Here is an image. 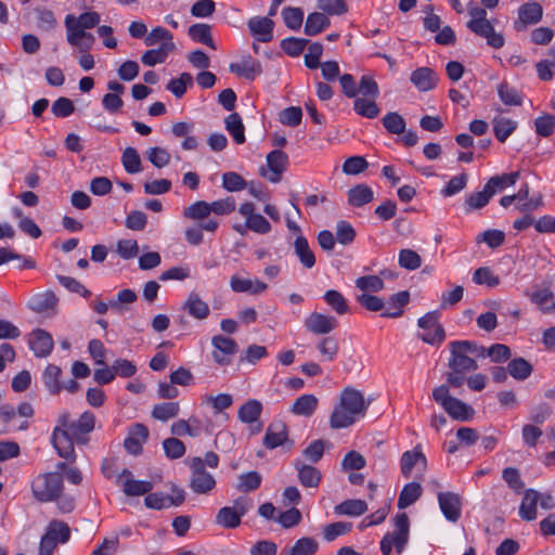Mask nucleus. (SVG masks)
I'll list each match as a JSON object with an SVG mask.
<instances>
[{
  "instance_id": "nucleus-21",
  "label": "nucleus",
  "mask_w": 555,
  "mask_h": 555,
  "mask_svg": "<svg viewBox=\"0 0 555 555\" xmlns=\"http://www.w3.org/2000/svg\"><path fill=\"white\" fill-rule=\"evenodd\" d=\"M229 68L231 73L249 80H254L262 73L260 62L250 55L243 56L237 63H231Z\"/></svg>"
},
{
  "instance_id": "nucleus-45",
  "label": "nucleus",
  "mask_w": 555,
  "mask_h": 555,
  "mask_svg": "<svg viewBox=\"0 0 555 555\" xmlns=\"http://www.w3.org/2000/svg\"><path fill=\"white\" fill-rule=\"evenodd\" d=\"M225 129L232 135L236 144L245 142V128L240 114L232 113L224 119Z\"/></svg>"
},
{
  "instance_id": "nucleus-22",
  "label": "nucleus",
  "mask_w": 555,
  "mask_h": 555,
  "mask_svg": "<svg viewBox=\"0 0 555 555\" xmlns=\"http://www.w3.org/2000/svg\"><path fill=\"white\" fill-rule=\"evenodd\" d=\"M294 466L297 470L298 480L301 486L306 488H318L322 474L321 472L312 465L306 464L301 460H296Z\"/></svg>"
},
{
  "instance_id": "nucleus-29",
  "label": "nucleus",
  "mask_w": 555,
  "mask_h": 555,
  "mask_svg": "<svg viewBox=\"0 0 555 555\" xmlns=\"http://www.w3.org/2000/svg\"><path fill=\"white\" fill-rule=\"evenodd\" d=\"M525 294L543 313L555 311V295L551 289L543 288L532 293L526 292Z\"/></svg>"
},
{
  "instance_id": "nucleus-50",
  "label": "nucleus",
  "mask_w": 555,
  "mask_h": 555,
  "mask_svg": "<svg viewBox=\"0 0 555 555\" xmlns=\"http://www.w3.org/2000/svg\"><path fill=\"white\" fill-rule=\"evenodd\" d=\"M262 481V477L258 472L251 470L248 473L241 474L238 476V482L236 490L240 492H251L257 490Z\"/></svg>"
},
{
  "instance_id": "nucleus-49",
  "label": "nucleus",
  "mask_w": 555,
  "mask_h": 555,
  "mask_svg": "<svg viewBox=\"0 0 555 555\" xmlns=\"http://www.w3.org/2000/svg\"><path fill=\"white\" fill-rule=\"evenodd\" d=\"M193 86V76L190 73H182L178 78H172L167 83V90L170 91L176 98H182L188 87Z\"/></svg>"
},
{
  "instance_id": "nucleus-59",
  "label": "nucleus",
  "mask_w": 555,
  "mask_h": 555,
  "mask_svg": "<svg viewBox=\"0 0 555 555\" xmlns=\"http://www.w3.org/2000/svg\"><path fill=\"white\" fill-rule=\"evenodd\" d=\"M366 461L358 451H349L341 461V469L344 472L360 470L365 467Z\"/></svg>"
},
{
  "instance_id": "nucleus-24",
  "label": "nucleus",
  "mask_w": 555,
  "mask_h": 555,
  "mask_svg": "<svg viewBox=\"0 0 555 555\" xmlns=\"http://www.w3.org/2000/svg\"><path fill=\"white\" fill-rule=\"evenodd\" d=\"M274 22L270 17H253L248 21L250 33L260 42H270L273 38Z\"/></svg>"
},
{
  "instance_id": "nucleus-48",
  "label": "nucleus",
  "mask_w": 555,
  "mask_h": 555,
  "mask_svg": "<svg viewBox=\"0 0 555 555\" xmlns=\"http://www.w3.org/2000/svg\"><path fill=\"white\" fill-rule=\"evenodd\" d=\"M516 128L517 122L509 118L495 117L493 119L494 135L500 142H505Z\"/></svg>"
},
{
  "instance_id": "nucleus-28",
  "label": "nucleus",
  "mask_w": 555,
  "mask_h": 555,
  "mask_svg": "<svg viewBox=\"0 0 555 555\" xmlns=\"http://www.w3.org/2000/svg\"><path fill=\"white\" fill-rule=\"evenodd\" d=\"M95 416L92 412L86 411L72 425V435L78 443L86 442V436L94 429Z\"/></svg>"
},
{
  "instance_id": "nucleus-46",
  "label": "nucleus",
  "mask_w": 555,
  "mask_h": 555,
  "mask_svg": "<svg viewBox=\"0 0 555 555\" xmlns=\"http://www.w3.org/2000/svg\"><path fill=\"white\" fill-rule=\"evenodd\" d=\"M326 305L337 314L343 315L349 312V306L344 295L335 289H330L323 295Z\"/></svg>"
},
{
  "instance_id": "nucleus-58",
  "label": "nucleus",
  "mask_w": 555,
  "mask_h": 555,
  "mask_svg": "<svg viewBox=\"0 0 555 555\" xmlns=\"http://www.w3.org/2000/svg\"><path fill=\"white\" fill-rule=\"evenodd\" d=\"M534 129L537 134L543 138H548L555 130V116L551 114H543L534 120Z\"/></svg>"
},
{
  "instance_id": "nucleus-43",
  "label": "nucleus",
  "mask_w": 555,
  "mask_h": 555,
  "mask_svg": "<svg viewBox=\"0 0 555 555\" xmlns=\"http://www.w3.org/2000/svg\"><path fill=\"white\" fill-rule=\"evenodd\" d=\"M518 178V171L494 176L488 180L486 188L493 196L496 192L504 190L506 186L514 185Z\"/></svg>"
},
{
  "instance_id": "nucleus-7",
  "label": "nucleus",
  "mask_w": 555,
  "mask_h": 555,
  "mask_svg": "<svg viewBox=\"0 0 555 555\" xmlns=\"http://www.w3.org/2000/svg\"><path fill=\"white\" fill-rule=\"evenodd\" d=\"M238 212L245 218V224H234L233 229L241 235H244L247 230L262 235L271 232L270 222L262 215L256 212V207L251 202L243 203L238 207Z\"/></svg>"
},
{
  "instance_id": "nucleus-25",
  "label": "nucleus",
  "mask_w": 555,
  "mask_h": 555,
  "mask_svg": "<svg viewBox=\"0 0 555 555\" xmlns=\"http://www.w3.org/2000/svg\"><path fill=\"white\" fill-rule=\"evenodd\" d=\"M288 438L287 426L285 423L278 421L271 423L263 437V444L268 449H275L286 442Z\"/></svg>"
},
{
  "instance_id": "nucleus-39",
  "label": "nucleus",
  "mask_w": 555,
  "mask_h": 555,
  "mask_svg": "<svg viewBox=\"0 0 555 555\" xmlns=\"http://www.w3.org/2000/svg\"><path fill=\"white\" fill-rule=\"evenodd\" d=\"M373 199V190L366 184H358L348 191V203L353 207H361Z\"/></svg>"
},
{
  "instance_id": "nucleus-2",
  "label": "nucleus",
  "mask_w": 555,
  "mask_h": 555,
  "mask_svg": "<svg viewBox=\"0 0 555 555\" xmlns=\"http://www.w3.org/2000/svg\"><path fill=\"white\" fill-rule=\"evenodd\" d=\"M100 21L101 15L95 11L85 12L79 16L67 14L64 20L67 42L72 47L85 46V50H89L94 42V37L86 30L96 27Z\"/></svg>"
},
{
  "instance_id": "nucleus-53",
  "label": "nucleus",
  "mask_w": 555,
  "mask_h": 555,
  "mask_svg": "<svg viewBox=\"0 0 555 555\" xmlns=\"http://www.w3.org/2000/svg\"><path fill=\"white\" fill-rule=\"evenodd\" d=\"M508 373L518 380H524L532 373V365L524 358H516L507 365Z\"/></svg>"
},
{
  "instance_id": "nucleus-8",
  "label": "nucleus",
  "mask_w": 555,
  "mask_h": 555,
  "mask_svg": "<svg viewBox=\"0 0 555 555\" xmlns=\"http://www.w3.org/2000/svg\"><path fill=\"white\" fill-rule=\"evenodd\" d=\"M191 478L190 488L196 494H207L216 487L215 477L205 468V463L199 456L190 461Z\"/></svg>"
},
{
  "instance_id": "nucleus-26",
  "label": "nucleus",
  "mask_w": 555,
  "mask_h": 555,
  "mask_svg": "<svg viewBox=\"0 0 555 555\" xmlns=\"http://www.w3.org/2000/svg\"><path fill=\"white\" fill-rule=\"evenodd\" d=\"M410 301V293L408 291L399 292L389 297L387 305L384 308L382 317L397 319L403 314L404 307Z\"/></svg>"
},
{
  "instance_id": "nucleus-33",
  "label": "nucleus",
  "mask_w": 555,
  "mask_h": 555,
  "mask_svg": "<svg viewBox=\"0 0 555 555\" xmlns=\"http://www.w3.org/2000/svg\"><path fill=\"white\" fill-rule=\"evenodd\" d=\"M294 251H295V255L298 257L300 263L306 269H311L314 267V264H315L314 253L310 248L307 238L302 234L297 235V237L294 242Z\"/></svg>"
},
{
  "instance_id": "nucleus-63",
  "label": "nucleus",
  "mask_w": 555,
  "mask_h": 555,
  "mask_svg": "<svg viewBox=\"0 0 555 555\" xmlns=\"http://www.w3.org/2000/svg\"><path fill=\"white\" fill-rule=\"evenodd\" d=\"M165 454L170 460H177L184 455L185 446L176 437L167 438L163 441Z\"/></svg>"
},
{
  "instance_id": "nucleus-51",
  "label": "nucleus",
  "mask_w": 555,
  "mask_h": 555,
  "mask_svg": "<svg viewBox=\"0 0 555 555\" xmlns=\"http://www.w3.org/2000/svg\"><path fill=\"white\" fill-rule=\"evenodd\" d=\"M121 163L128 173L133 175L142 171L141 158L134 147L129 146L125 149L121 156Z\"/></svg>"
},
{
  "instance_id": "nucleus-27",
  "label": "nucleus",
  "mask_w": 555,
  "mask_h": 555,
  "mask_svg": "<svg viewBox=\"0 0 555 555\" xmlns=\"http://www.w3.org/2000/svg\"><path fill=\"white\" fill-rule=\"evenodd\" d=\"M62 373V369L52 363L48 364L42 372L43 385L52 396H56L63 390Z\"/></svg>"
},
{
  "instance_id": "nucleus-34",
  "label": "nucleus",
  "mask_w": 555,
  "mask_h": 555,
  "mask_svg": "<svg viewBox=\"0 0 555 555\" xmlns=\"http://www.w3.org/2000/svg\"><path fill=\"white\" fill-rule=\"evenodd\" d=\"M421 464L423 469L426 468L427 461L426 456L417 448L412 451H405L400 460L401 473L404 477H409L414 466Z\"/></svg>"
},
{
  "instance_id": "nucleus-38",
  "label": "nucleus",
  "mask_w": 555,
  "mask_h": 555,
  "mask_svg": "<svg viewBox=\"0 0 555 555\" xmlns=\"http://www.w3.org/2000/svg\"><path fill=\"white\" fill-rule=\"evenodd\" d=\"M353 99V111L358 115L369 119H373L378 116L380 109L376 104L375 98L356 96Z\"/></svg>"
},
{
  "instance_id": "nucleus-42",
  "label": "nucleus",
  "mask_w": 555,
  "mask_h": 555,
  "mask_svg": "<svg viewBox=\"0 0 555 555\" xmlns=\"http://www.w3.org/2000/svg\"><path fill=\"white\" fill-rule=\"evenodd\" d=\"M261 412V402L256 399H249L238 409V418L243 423L250 424L259 420Z\"/></svg>"
},
{
  "instance_id": "nucleus-16",
  "label": "nucleus",
  "mask_w": 555,
  "mask_h": 555,
  "mask_svg": "<svg viewBox=\"0 0 555 555\" xmlns=\"http://www.w3.org/2000/svg\"><path fill=\"white\" fill-rule=\"evenodd\" d=\"M28 345L37 358H47L53 350L54 341L47 331L36 328L29 334Z\"/></svg>"
},
{
  "instance_id": "nucleus-17",
  "label": "nucleus",
  "mask_w": 555,
  "mask_h": 555,
  "mask_svg": "<svg viewBox=\"0 0 555 555\" xmlns=\"http://www.w3.org/2000/svg\"><path fill=\"white\" fill-rule=\"evenodd\" d=\"M439 507L443 516L451 522H456L462 514L461 496L454 492H440L438 494Z\"/></svg>"
},
{
  "instance_id": "nucleus-23",
  "label": "nucleus",
  "mask_w": 555,
  "mask_h": 555,
  "mask_svg": "<svg viewBox=\"0 0 555 555\" xmlns=\"http://www.w3.org/2000/svg\"><path fill=\"white\" fill-rule=\"evenodd\" d=\"M411 82L421 92L433 90L438 83V76L429 67H418L410 76Z\"/></svg>"
},
{
  "instance_id": "nucleus-3",
  "label": "nucleus",
  "mask_w": 555,
  "mask_h": 555,
  "mask_svg": "<svg viewBox=\"0 0 555 555\" xmlns=\"http://www.w3.org/2000/svg\"><path fill=\"white\" fill-rule=\"evenodd\" d=\"M449 347L451 357L448 365L457 372L469 373L478 369L476 360L470 356L486 357V348L470 340L451 341Z\"/></svg>"
},
{
  "instance_id": "nucleus-10",
  "label": "nucleus",
  "mask_w": 555,
  "mask_h": 555,
  "mask_svg": "<svg viewBox=\"0 0 555 555\" xmlns=\"http://www.w3.org/2000/svg\"><path fill=\"white\" fill-rule=\"evenodd\" d=\"M440 313L430 311L417 321L418 326L424 331L420 338L429 345H440L446 338L444 328L439 323Z\"/></svg>"
},
{
  "instance_id": "nucleus-15",
  "label": "nucleus",
  "mask_w": 555,
  "mask_h": 555,
  "mask_svg": "<svg viewBox=\"0 0 555 555\" xmlns=\"http://www.w3.org/2000/svg\"><path fill=\"white\" fill-rule=\"evenodd\" d=\"M51 442L61 457L72 462L75 460L74 442H76V439L70 431L62 427H55Z\"/></svg>"
},
{
  "instance_id": "nucleus-37",
  "label": "nucleus",
  "mask_w": 555,
  "mask_h": 555,
  "mask_svg": "<svg viewBox=\"0 0 555 555\" xmlns=\"http://www.w3.org/2000/svg\"><path fill=\"white\" fill-rule=\"evenodd\" d=\"M173 49V42H164L158 49L145 51L141 56V61L146 66H154L156 64L164 63L168 56V53Z\"/></svg>"
},
{
  "instance_id": "nucleus-55",
  "label": "nucleus",
  "mask_w": 555,
  "mask_h": 555,
  "mask_svg": "<svg viewBox=\"0 0 555 555\" xmlns=\"http://www.w3.org/2000/svg\"><path fill=\"white\" fill-rule=\"evenodd\" d=\"M209 203L205 201H198L190 205L184 209L183 216L188 219L195 221H203L210 215Z\"/></svg>"
},
{
  "instance_id": "nucleus-12",
  "label": "nucleus",
  "mask_w": 555,
  "mask_h": 555,
  "mask_svg": "<svg viewBox=\"0 0 555 555\" xmlns=\"http://www.w3.org/2000/svg\"><path fill=\"white\" fill-rule=\"evenodd\" d=\"M266 160L267 168L261 167L260 175L272 183L280 182L288 165L287 154L282 150H273L267 155Z\"/></svg>"
},
{
  "instance_id": "nucleus-1",
  "label": "nucleus",
  "mask_w": 555,
  "mask_h": 555,
  "mask_svg": "<svg viewBox=\"0 0 555 555\" xmlns=\"http://www.w3.org/2000/svg\"><path fill=\"white\" fill-rule=\"evenodd\" d=\"M367 406L362 392L351 387L345 388L340 393L339 404L331 415V427L339 429L351 426L359 417L364 416Z\"/></svg>"
},
{
  "instance_id": "nucleus-5",
  "label": "nucleus",
  "mask_w": 555,
  "mask_h": 555,
  "mask_svg": "<svg viewBox=\"0 0 555 555\" xmlns=\"http://www.w3.org/2000/svg\"><path fill=\"white\" fill-rule=\"evenodd\" d=\"M62 490L63 477L60 473L40 474L31 482L33 494L41 503L57 500Z\"/></svg>"
},
{
  "instance_id": "nucleus-52",
  "label": "nucleus",
  "mask_w": 555,
  "mask_h": 555,
  "mask_svg": "<svg viewBox=\"0 0 555 555\" xmlns=\"http://www.w3.org/2000/svg\"><path fill=\"white\" fill-rule=\"evenodd\" d=\"M356 287L367 293H378L384 289V280L378 275H363L356 280Z\"/></svg>"
},
{
  "instance_id": "nucleus-13",
  "label": "nucleus",
  "mask_w": 555,
  "mask_h": 555,
  "mask_svg": "<svg viewBox=\"0 0 555 555\" xmlns=\"http://www.w3.org/2000/svg\"><path fill=\"white\" fill-rule=\"evenodd\" d=\"M116 483L122 487V491L127 496L144 495L153 489L151 481L133 479L132 473L127 468L117 474Z\"/></svg>"
},
{
  "instance_id": "nucleus-60",
  "label": "nucleus",
  "mask_w": 555,
  "mask_h": 555,
  "mask_svg": "<svg viewBox=\"0 0 555 555\" xmlns=\"http://www.w3.org/2000/svg\"><path fill=\"white\" fill-rule=\"evenodd\" d=\"M352 529V524L345 521H336L330 524L323 528V538L327 542L334 541L339 535H344L350 532Z\"/></svg>"
},
{
  "instance_id": "nucleus-19",
  "label": "nucleus",
  "mask_w": 555,
  "mask_h": 555,
  "mask_svg": "<svg viewBox=\"0 0 555 555\" xmlns=\"http://www.w3.org/2000/svg\"><path fill=\"white\" fill-rule=\"evenodd\" d=\"M467 27L477 36L485 38L488 46L493 49H500L505 43L503 35L496 33L488 20L467 25Z\"/></svg>"
},
{
  "instance_id": "nucleus-4",
  "label": "nucleus",
  "mask_w": 555,
  "mask_h": 555,
  "mask_svg": "<svg viewBox=\"0 0 555 555\" xmlns=\"http://www.w3.org/2000/svg\"><path fill=\"white\" fill-rule=\"evenodd\" d=\"M433 399L455 421L468 422L474 418L475 410L469 404L452 397L448 385L435 387Z\"/></svg>"
},
{
  "instance_id": "nucleus-64",
  "label": "nucleus",
  "mask_w": 555,
  "mask_h": 555,
  "mask_svg": "<svg viewBox=\"0 0 555 555\" xmlns=\"http://www.w3.org/2000/svg\"><path fill=\"white\" fill-rule=\"evenodd\" d=\"M398 261L400 267L406 270H416L422 266V258L412 249H401Z\"/></svg>"
},
{
  "instance_id": "nucleus-47",
  "label": "nucleus",
  "mask_w": 555,
  "mask_h": 555,
  "mask_svg": "<svg viewBox=\"0 0 555 555\" xmlns=\"http://www.w3.org/2000/svg\"><path fill=\"white\" fill-rule=\"evenodd\" d=\"M367 511V504L363 500H346L335 506L338 515L360 516Z\"/></svg>"
},
{
  "instance_id": "nucleus-41",
  "label": "nucleus",
  "mask_w": 555,
  "mask_h": 555,
  "mask_svg": "<svg viewBox=\"0 0 555 555\" xmlns=\"http://www.w3.org/2000/svg\"><path fill=\"white\" fill-rule=\"evenodd\" d=\"M330 18L322 12L310 13L305 24V34L315 36L330 26Z\"/></svg>"
},
{
  "instance_id": "nucleus-31",
  "label": "nucleus",
  "mask_w": 555,
  "mask_h": 555,
  "mask_svg": "<svg viewBox=\"0 0 555 555\" xmlns=\"http://www.w3.org/2000/svg\"><path fill=\"white\" fill-rule=\"evenodd\" d=\"M540 500V494L533 489H528L524 493L522 501L519 506V516L527 521L537 518V505Z\"/></svg>"
},
{
  "instance_id": "nucleus-44",
  "label": "nucleus",
  "mask_w": 555,
  "mask_h": 555,
  "mask_svg": "<svg viewBox=\"0 0 555 555\" xmlns=\"http://www.w3.org/2000/svg\"><path fill=\"white\" fill-rule=\"evenodd\" d=\"M315 348L320 352L323 361L332 362L338 354L339 344L334 336H325L318 341Z\"/></svg>"
},
{
  "instance_id": "nucleus-30",
  "label": "nucleus",
  "mask_w": 555,
  "mask_h": 555,
  "mask_svg": "<svg viewBox=\"0 0 555 555\" xmlns=\"http://www.w3.org/2000/svg\"><path fill=\"white\" fill-rule=\"evenodd\" d=\"M318 404L319 400L314 395L305 393L294 401L289 411L294 415L309 417L315 412Z\"/></svg>"
},
{
  "instance_id": "nucleus-40",
  "label": "nucleus",
  "mask_w": 555,
  "mask_h": 555,
  "mask_svg": "<svg viewBox=\"0 0 555 555\" xmlns=\"http://www.w3.org/2000/svg\"><path fill=\"white\" fill-rule=\"evenodd\" d=\"M423 488L418 482H410L403 487L398 498V507L404 509L414 504L422 495Z\"/></svg>"
},
{
  "instance_id": "nucleus-18",
  "label": "nucleus",
  "mask_w": 555,
  "mask_h": 555,
  "mask_svg": "<svg viewBox=\"0 0 555 555\" xmlns=\"http://www.w3.org/2000/svg\"><path fill=\"white\" fill-rule=\"evenodd\" d=\"M543 9L538 2H529L519 7L518 18L514 23L517 31L526 29L528 25L537 24L542 20Z\"/></svg>"
},
{
  "instance_id": "nucleus-6",
  "label": "nucleus",
  "mask_w": 555,
  "mask_h": 555,
  "mask_svg": "<svg viewBox=\"0 0 555 555\" xmlns=\"http://www.w3.org/2000/svg\"><path fill=\"white\" fill-rule=\"evenodd\" d=\"M410 522L405 513L398 514L395 517V531L384 535L380 541V552L383 555H390L392 547L397 553H402L409 539Z\"/></svg>"
},
{
  "instance_id": "nucleus-61",
  "label": "nucleus",
  "mask_w": 555,
  "mask_h": 555,
  "mask_svg": "<svg viewBox=\"0 0 555 555\" xmlns=\"http://www.w3.org/2000/svg\"><path fill=\"white\" fill-rule=\"evenodd\" d=\"M308 42L304 38L289 37L281 41V48L287 55L298 56L302 53Z\"/></svg>"
},
{
  "instance_id": "nucleus-20",
  "label": "nucleus",
  "mask_w": 555,
  "mask_h": 555,
  "mask_svg": "<svg viewBox=\"0 0 555 555\" xmlns=\"http://www.w3.org/2000/svg\"><path fill=\"white\" fill-rule=\"evenodd\" d=\"M149 437V429L145 425L137 423L129 429L128 437L124 441L126 450L132 455H139L142 452L143 443Z\"/></svg>"
},
{
  "instance_id": "nucleus-32",
  "label": "nucleus",
  "mask_w": 555,
  "mask_h": 555,
  "mask_svg": "<svg viewBox=\"0 0 555 555\" xmlns=\"http://www.w3.org/2000/svg\"><path fill=\"white\" fill-rule=\"evenodd\" d=\"M188 36L194 42L205 44L212 50L217 49L211 35V26L208 24L196 23L191 25L188 28Z\"/></svg>"
},
{
  "instance_id": "nucleus-36",
  "label": "nucleus",
  "mask_w": 555,
  "mask_h": 555,
  "mask_svg": "<svg viewBox=\"0 0 555 555\" xmlns=\"http://www.w3.org/2000/svg\"><path fill=\"white\" fill-rule=\"evenodd\" d=\"M183 308L197 320H204L209 315V306L199 298L198 294L190 293Z\"/></svg>"
},
{
  "instance_id": "nucleus-35",
  "label": "nucleus",
  "mask_w": 555,
  "mask_h": 555,
  "mask_svg": "<svg viewBox=\"0 0 555 555\" xmlns=\"http://www.w3.org/2000/svg\"><path fill=\"white\" fill-rule=\"evenodd\" d=\"M319 550V543L309 537L298 539L292 547H284L280 555H314Z\"/></svg>"
},
{
  "instance_id": "nucleus-56",
  "label": "nucleus",
  "mask_w": 555,
  "mask_h": 555,
  "mask_svg": "<svg viewBox=\"0 0 555 555\" xmlns=\"http://www.w3.org/2000/svg\"><path fill=\"white\" fill-rule=\"evenodd\" d=\"M179 403L178 402H165L160 404H156L153 408L152 416L162 422H166L170 418H173L179 413Z\"/></svg>"
},
{
  "instance_id": "nucleus-14",
  "label": "nucleus",
  "mask_w": 555,
  "mask_h": 555,
  "mask_svg": "<svg viewBox=\"0 0 555 555\" xmlns=\"http://www.w3.org/2000/svg\"><path fill=\"white\" fill-rule=\"evenodd\" d=\"M335 317L321 312H312L305 320V327L314 335H327L338 326Z\"/></svg>"
},
{
  "instance_id": "nucleus-9",
  "label": "nucleus",
  "mask_w": 555,
  "mask_h": 555,
  "mask_svg": "<svg viewBox=\"0 0 555 555\" xmlns=\"http://www.w3.org/2000/svg\"><path fill=\"white\" fill-rule=\"evenodd\" d=\"M249 509V500L245 496L237 498L233 506H224L216 515V524L228 529H234L241 525L242 517Z\"/></svg>"
},
{
  "instance_id": "nucleus-57",
  "label": "nucleus",
  "mask_w": 555,
  "mask_h": 555,
  "mask_svg": "<svg viewBox=\"0 0 555 555\" xmlns=\"http://www.w3.org/2000/svg\"><path fill=\"white\" fill-rule=\"evenodd\" d=\"M282 17L289 29L297 30L302 25L304 11L300 8L286 7L282 10Z\"/></svg>"
},
{
  "instance_id": "nucleus-54",
  "label": "nucleus",
  "mask_w": 555,
  "mask_h": 555,
  "mask_svg": "<svg viewBox=\"0 0 555 555\" xmlns=\"http://www.w3.org/2000/svg\"><path fill=\"white\" fill-rule=\"evenodd\" d=\"M383 126L389 133L401 134L405 130V120L397 112H389L382 118Z\"/></svg>"
},
{
  "instance_id": "nucleus-11",
  "label": "nucleus",
  "mask_w": 555,
  "mask_h": 555,
  "mask_svg": "<svg viewBox=\"0 0 555 555\" xmlns=\"http://www.w3.org/2000/svg\"><path fill=\"white\" fill-rule=\"evenodd\" d=\"M211 346L214 348L211 357L214 361L222 366L231 364L232 357L237 352L238 345L231 338L223 335H216L211 338Z\"/></svg>"
},
{
  "instance_id": "nucleus-62",
  "label": "nucleus",
  "mask_w": 555,
  "mask_h": 555,
  "mask_svg": "<svg viewBox=\"0 0 555 555\" xmlns=\"http://www.w3.org/2000/svg\"><path fill=\"white\" fill-rule=\"evenodd\" d=\"M498 93H499L501 101L505 105H520L522 102V99H521V95L519 94V92L506 82H502L499 85Z\"/></svg>"
}]
</instances>
